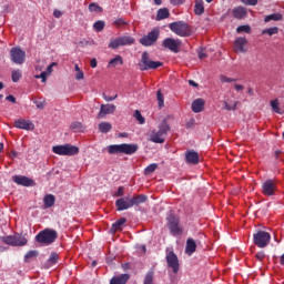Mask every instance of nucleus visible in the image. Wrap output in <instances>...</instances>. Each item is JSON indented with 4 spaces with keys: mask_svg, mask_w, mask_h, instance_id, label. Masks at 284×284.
Instances as JSON below:
<instances>
[{
    "mask_svg": "<svg viewBox=\"0 0 284 284\" xmlns=\"http://www.w3.org/2000/svg\"><path fill=\"white\" fill-rule=\"evenodd\" d=\"M57 261H59V255L57 253H51L49 257V263H51V265H54L57 264Z\"/></svg>",
    "mask_w": 284,
    "mask_h": 284,
    "instance_id": "nucleus-50",
    "label": "nucleus"
},
{
    "mask_svg": "<svg viewBox=\"0 0 284 284\" xmlns=\"http://www.w3.org/2000/svg\"><path fill=\"white\" fill-rule=\"evenodd\" d=\"M194 12L197 17H201L205 12V7L203 6V0H196L194 6Z\"/></svg>",
    "mask_w": 284,
    "mask_h": 284,
    "instance_id": "nucleus-27",
    "label": "nucleus"
},
{
    "mask_svg": "<svg viewBox=\"0 0 284 284\" xmlns=\"http://www.w3.org/2000/svg\"><path fill=\"white\" fill-rule=\"evenodd\" d=\"M10 59L16 65H23L26 63V51L19 47H13L10 50Z\"/></svg>",
    "mask_w": 284,
    "mask_h": 284,
    "instance_id": "nucleus-8",
    "label": "nucleus"
},
{
    "mask_svg": "<svg viewBox=\"0 0 284 284\" xmlns=\"http://www.w3.org/2000/svg\"><path fill=\"white\" fill-rule=\"evenodd\" d=\"M24 245H28V239H26L24 235H13V247H23Z\"/></svg>",
    "mask_w": 284,
    "mask_h": 284,
    "instance_id": "nucleus-19",
    "label": "nucleus"
},
{
    "mask_svg": "<svg viewBox=\"0 0 284 284\" xmlns=\"http://www.w3.org/2000/svg\"><path fill=\"white\" fill-rule=\"evenodd\" d=\"M121 47H123V45L121 44L120 38H115V39L110 40L109 48L111 50H119V48H121Z\"/></svg>",
    "mask_w": 284,
    "mask_h": 284,
    "instance_id": "nucleus-34",
    "label": "nucleus"
},
{
    "mask_svg": "<svg viewBox=\"0 0 284 284\" xmlns=\"http://www.w3.org/2000/svg\"><path fill=\"white\" fill-rule=\"evenodd\" d=\"M162 45L166 48V50H170L171 52H174L176 54L179 53V50L181 48V40L174 38H166L163 40Z\"/></svg>",
    "mask_w": 284,
    "mask_h": 284,
    "instance_id": "nucleus-12",
    "label": "nucleus"
},
{
    "mask_svg": "<svg viewBox=\"0 0 284 284\" xmlns=\"http://www.w3.org/2000/svg\"><path fill=\"white\" fill-rule=\"evenodd\" d=\"M2 242L6 243V245H12L14 247V235L3 236Z\"/></svg>",
    "mask_w": 284,
    "mask_h": 284,
    "instance_id": "nucleus-43",
    "label": "nucleus"
},
{
    "mask_svg": "<svg viewBox=\"0 0 284 284\" xmlns=\"http://www.w3.org/2000/svg\"><path fill=\"white\" fill-rule=\"evenodd\" d=\"M156 168H159V164H156V163L150 164L149 166L145 168L144 174L148 176V175L152 174L153 172H156Z\"/></svg>",
    "mask_w": 284,
    "mask_h": 284,
    "instance_id": "nucleus-38",
    "label": "nucleus"
},
{
    "mask_svg": "<svg viewBox=\"0 0 284 284\" xmlns=\"http://www.w3.org/2000/svg\"><path fill=\"white\" fill-rule=\"evenodd\" d=\"M255 257L257 258V261H263V258H265V253L258 252V253H256Z\"/></svg>",
    "mask_w": 284,
    "mask_h": 284,
    "instance_id": "nucleus-57",
    "label": "nucleus"
},
{
    "mask_svg": "<svg viewBox=\"0 0 284 284\" xmlns=\"http://www.w3.org/2000/svg\"><path fill=\"white\" fill-rule=\"evenodd\" d=\"M14 125L19 130H34V124L23 119L16 120Z\"/></svg>",
    "mask_w": 284,
    "mask_h": 284,
    "instance_id": "nucleus-18",
    "label": "nucleus"
},
{
    "mask_svg": "<svg viewBox=\"0 0 284 284\" xmlns=\"http://www.w3.org/2000/svg\"><path fill=\"white\" fill-rule=\"evenodd\" d=\"M99 130L102 134H108V132L112 130V124H110L109 122H101L99 124Z\"/></svg>",
    "mask_w": 284,
    "mask_h": 284,
    "instance_id": "nucleus-33",
    "label": "nucleus"
},
{
    "mask_svg": "<svg viewBox=\"0 0 284 284\" xmlns=\"http://www.w3.org/2000/svg\"><path fill=\"white\" fill-rule=\"evenodd\" d=\"M71 130L74 132H83V124H81V122H73L71 124Z\"/></svg>",
    "mask_w": 284,
    "mask_h": 284,
    "instance_id": "nucleus-45",
    "label": "nucleus"
},
{
    "mask_svg": "<svg viewBox=\"0 0 284 284\" xmlns=\"http://www.w3.org/2000/svg\"><path fill=\"white\" fill-rule=\"evenodd\" d=\"M115 206H116L118 212H123L125 210H130V207H133L132 197L124 196V197L118 199L115 201Z\"/></svg>",
    "mask_w": 284,
    "mask_h": 284,
    "instance_id": "nucleus-13",
    "label": "nucleus"
},
{
    "mask_svg": "<svg viewBox=\"0 0 284 284\" xmlns=\"http://www.w3.org/2000/svg\"><path fill=\"white\" fill-rule=\"evenodd\" d=\"M78 73L75 74V79L77 81H81V79H83L84 74L83 71H77Z\"/></svg>",
    "mask_w": 284,
    "mask_h": 284,
    "instance_id": "nucleus-58",
    "label": "nucleus"
},
{
    "mask_svg": "<svg viewBox=\"0 0 284 284\" xmlns=\"http://www.w3.org/2000/svg\"><path fill=\"white\" fill-rule=\"evenodd\" d=\"M185 161L189 163V165H199V152L194 150H187L185 152Z\"/></svg>",
    "mask_w": 284,
    "mask_h": 284,
    "instance_id": "nucleus-16",
    "label": "nucleus"
},
{
    "mask_svg": "<svg viewBox=\"0 0 284 284\" xmlns=\"http://www.w3.org/2000/svg\"><path fill=\"white\" fill-rule=\"evenodd\" d=\"M247 43V39L240 37L235 40V51L237 52H245V44Z\"/></svg>",
    "mask_w": 284,
    "mask_h": 284,
    "instance_id": "nucleus-22",
    "label": "nucleus"
},
{
    "mask_svg": "<svg viewBox=\"0 0 284 284\" xmlns=\"http://www.w3.org/2000/svg\"><path fill=\"white\" fill-rule=\"evenodd\" d=\"M116 65H123V57L115 55L109 61L108 68H116Z\"/></svg>",
    "mask_w": 284,
    "mask_h": 284,
    "instance_id": "nucleus-26",
    "label": "nucleus"
},
{
    "mask_svg": "<svg viewBox=\"0 0 284 284\" xmlns=\"http://www.w3.org/2000/svg\"><path fill=\"white\" fill-rule=\"evenodd\" d=\"M52 153L59 156H75L79 153V148L72 144H60L52 146Z\"/></svg>",
    "mask_w": 284,
    "mask_h": 284,
    "instance_id": "nucleus-6",
    "label": "nucleus"
},
{
    "mask_svg": "<svg viewBox=\"0 0 284 284\" xmlns=\"http://www.w3.org/2000/svg\"><path fill=\"white\" fill-rule=\"evenodd\" d=\"M120 39V43L121 45H133L134 43V38L130 37V36H122V37H119Z\"/></svg>",
    "mask_w": 284,
    "mask_h": 284,
    "instance_id": "nucleus-30",
    "label": "nucleus"
},
{
    "mask_svg": "<svg viewBox=\"0 0 284 284\" xmlns=\"http://www.w3.org/2000/svg\"><path fill=\"white\" fill-rule=\"evenodd\" d=\"M54 201H57V199L53 194L45 195L43 197L44 207H52L54 205Z\"/></svg>",
    "mask_w": 284,
    "mask_h": 284,
    "instance_id": "nucleus-28",
    "label": "nucleus"
},
{
    "mask_svg": "<svg viewBox=\"0 0 284 284\" xmlns=\"http://www.w3.org/2000/svg\"><path fill=\"white\" fill-rule=\"evenodd\" d=\"M206 57H207V54H205L204 50L199 51V59H205Z\"/></svg>",
    "mask_w": 284,
    "mask_h": 284,
    "instance_id": "nucleus-62",
    "label": "nucleus"
},
{
    "mask_svg": "<svg viewBox=\"0 0 284 284\" xmlns=\"http://www.w3.org/2000/svg\"><path fill=\"white\" fill-rule=\"evenodd\" d=\"M262 34H268V37H273V34H278V28L277 27H272L268 29H264L262 31Z\"/></svg>",
    "mask_w": 284,
    "mask_h": 284,
    "instance_id": "nucleus-39",
    "label": "nucleus"
},
{
    "mask_svg": "<svg viewBox=\"0 0 284 284\" xmlns=\"http://www.w3.org/2000/svg\"><path fill=\"white\" fill-rule=\"evenodd\" d=\"M171 32L178 37H192V28L187 22L176 21L169 24Z\"/></svg>",
    "mask_w": 284,
    "mask_h": 284,
    "instance_id": "nucleus-5",
    "label": "nucleus"
},
{
    "mask_svg": "<svg viewBox=\"0 0 284 284\" xmlns=\"http://www.w3.org/2000/svg\"><path fill=\"white\" fill-rule=\"evenodd\" d=\"M168 226L173 236H181L183 234V230H181V226L179 225V217H176L173 214H170L166 217Z\"/></svg>",
    "mask_w": 284,
    "mask_h": 284,
    "instance_id": "nucleus-9",
    "label": "nucleus"
},
{
    "mask_svg": "<svg viewBox=\"0 0 284 284\" xmlns=\"http://www.w3.org/2000/svg\"><path fill=\"white\" fill-rule=\"evenodd\" d=\"M220 80H221L222 83H233L234 81H236V79L227 78L225 75H221Z\"/></svg>",
    "mask_w": 284,
    "mask_h": 284,
    "instance_id": "nucleus-51",
    "label": "nucleus"
},
{
    "mask_svg": "<svg viewBox=\"0 0 284 284\" xmlns=\"http://www.w3.org/2000/svg\"><path fill=\"white\" fill-rule=\"evenodd\" d=\"M116 111V105L114 104H102L100 108V112L98 114V119H103L106 114H114Z\"/></svg>",
    "mask_w": 284,
    "mask_h": 284,
    "instance_id": "nucleus-17",
    "label": "nucleus"
},
{
    "mask_svg": "<svg viewBox=\"0 0 284 284\" xmlns=\"http://www.w3.org/2000/svg\"><path fill=\"white\" fill-rule=\"evenodd\" d=\"M236 105H239V102H234L233 104L224 102V110H229V111L236 110Z\"/></svg>",
    "mask_w": 284,
    "mask_h": 284,
    "instance_id": "nucleus-49",
    "label": "nucleus"
},
{
    "mask_svg": "<svg viewBox=\"0 0 284 284\" xmlns=\"http://www.w3.org/2000/svg\"><path fill=\"white\" fill-rule=\"evenodd\" d=\"M53 65H57V62H53L50 65H48L47 71H44V72H47V74H49V75L52 74V72H53L52 67Z\"/></svg>",
    "mask_w": 284,
    "mask_h": 284,
    "instance_id": "nucleus-56",
    "label": "nucleus"
},
{
    "mask_svg": "<svg viewBox=\"0 0 284 284\" xmlns=\"http://www.w3.org/2000/svg\"><path fill=\"white\" fill-rule=\"evenodd\" d=\"M265 23H270V21H283V14L281 13H273L268 14L264 18Z\"/></svg>",
    "mask_w": 284,
    "mask_h": 284,
    "instance_id": "nucleus-29",
    "label": "nucleus"
},
{
    "mask_svg": "<svg viewBox=\"0 0 284 284\" xmlns=\"http://www.w3.org/2000/svg\"><path fill=\"white\" fill-rule=\"evenodd\" d=\"M115 26H125V20H123L122 18L115 20Z\"/></svg>",
    "mask_w": 284,
    "mask_h": 284,
    "instance_id": "nucleus-61",
    "label": "nucleus"
},
{
    "mask_svg": "<svg viewBox=\"0 0 284 284\" xmlns=\"http://www.w3.org/2000/svg\"><path fill=\"white\" fill-rule=\"evenodd\" d=\"M196 252V242L194 239H189L186 241V247H185V254H189V256H192Z\"/></svg>",
    "mask_w": 284,
    "mask_h": 284,
    "instance_id": "nucleus-21",
    "label": "nucleus"
},
{
    "mask_svg": "<svg viewBox=\"0 0 284 284\" xmlns=\"http://www.w3.org/2000/svg\"><path fill=\"white\" fill-rule=\"evenodd\" d=\"M170 3L172 6H182V3H185V0H170Z\"/></svg>",
    "mask_w": 284,
    "mask_h": 284,
    "instance_id": "nucleus-55",
    "label": "nucleus"
},
{
    "mask_svg": "<svg viewBox=\"0 0 284 284\" xmlns=\"http://www.w3.org/2000/svg\"><path fill=\"white\" fill-rule=\"evenodd\" d=\"M161 65H163V62L150 59V53L148 51L142 53L141 59L138 62V67L141 72H145L148 70H156L161 68Z\"/></svg>",
    "mask_w": 284,
    "mask_h": 284,
    "instance_id": "nucleus-3",
    "label": "nucleus"
},
{
    "mask_svg": "<svg viewBox=\"0 0 284 284\" xmlns=\"http://www.w3.org/2000/svg\"><path fill=\"white\" fill-rule=\"evenodd\" d=\"M236 32L239 34H241V32H245L246 34H250V32H252V27H250L248 24L240 26L237 27Z\"/></svg>",
    "mask_w": 284,
    "mask_h": 284,
    "instance_id": "nucleus-40",
    "label": "nucleus"
},
{
    "mask_svg": "<svg viewBox=\"0 0 284 284\" xmlns=\"http://www.w3.org/2000/svg\"><path fill=\"white\" fill-rule=\"evenodd\" d=\"M148 201L146 195L140 194V195H134L131 197V203L134 207V205H141V203H145Z\"/></svg>",
    "mask_w": 284,
    "mask_h": 284,
    "instance_id": "nucleus-25",
    "label": "nucleus"
},
{
    "mask_svg": "<svg viewBox=\"0 0 284 284\" xmlns=\"http://www.w3.org/2000/svg\"><path fill=\"white\" fill-rule=\"evenodd\" d=\"M106 150L109 154H126L128 156H132V154L139 152V144H111Z\"/></svg>",
    "mask_w": 284,
    "mask_h": 284,
    "instance_id": "nucleus-2",
    "label": "nucleus"
},
{
    "mask_svg": "<svg viewBox=\"0 0 284 284\" xmlns=\"http://www.w3.org/2000/svg\"><path fill=\"white\" fill-rule=\"evenodd\" d=\"M234 88L236 92H241L242 90H245V87H243L242 84H235Z\"/></svg>",
    "mask_w": 284,
    "mask_h": 284,
    "instance_id": "nucleus-63",
    "label": "nucleus"
},
{
    "mask_svg": "<svg viewBox=\"0 0 284 284\" xmlns=\"http://www.w3.org/2000/svg\"><path fill=\"white\" fill-rule=\"evenodd\" d=\"M104 28H105V21L103 20H98L93 24V29L95 30V32H103Z\"/></svg>",
    "mask_w": 284,
    "mask_h": 284,
    "instance_id": "nucleus-36",
    "label": "nucleus"
},
{
    "mask_svg": "<svg viewBox=\"0 0 284 284\" xmlns=\"http://www.w3.org/2000/svg\"><path fill=\"white\" fill-rule=\"evenodd\" d=\"M61 11H59V10H54L53 11V16L55 17V19H60V17H61Z\"/></svg>",
    "mask_w": 284,
    "mask_h": 284,
    "instance_id": "nucleus-64",
    "label": "nucleus"
},
{
    "mask_svg": "<svg viewBox=\"0 0 284 284\" xmlns=\"http://www.w3.org/2000/svg\"><path fill=\"white\" fill-rule=\"evenodd\" d=\"M125 223H128V220H126L125 217L119 219L118 221H115V222L112 224V231H113V232H116V231L121 230V226H122V225H125Z\"/></svg>",
    "mask_w": 284,
    "mask_h": 284,
    "instance_id": "nucleus-31",
    "label": "nucleus"
},
{
    "mask_svg": "<svg viewBox=\"0 0 284 284\" xmlns=\"http://www.w3.org/2000/svg\"><path fill=\"white\" fill-rule=\"evenodd\" d=\"M270 241H272V235H270L268 232L258 231L257 233L253 234V243L257 247H267V245H270Z\"/></svg>",
    "mask_w": 284,
    "mask_h": 284,
    "instance_id": "nucleus-7",
    "label": "nucleus"
},
{
    "mask_svg": "<svg viewBox=\"0 0 284 284\" xmlns=\"http://www.w3.org/2000/svg\"><path fill=\"white\" fill-rule=\"evenodd\" d=\"M125 194V189L123 186H119L118 191L113 194V196H123Z\"/></svg>",
    "mask_w": 284,
    "mask_h": 284,
    "instance_id": "nucleus-54",
    "label": "nucleus"
},
{
    "mask_svg": "<svg viewBox=\"0 0 284 284\" xmlns=\"http://www.w3.org/2000/svg\"><path fill=\"white\" fill-rule=\"evenodd\" d=\"M262 192L264 196H274V192H276V184H274V181L266 180L262 184Z\"/></svg>",
    "mask_w": 284,
    "mask_h": 284,
    "instance_id": "nucleus-15",
    "label": "nucleus"
},
{
    "mask_svg": "<svg viewBox=\"0 0 284 284\" xmlns=\"http://www.w3.org/2000/svg\"><path fill=\"white\" fill-rule=\"evenodd\" d=\"M234 19H245L247 17V11L243 7H237L232 10Z\"/></svg>",
    "mask_w": 284,
    "mask_h": 284,
    "instance_id": "nucleus-24",
    "label": "nucleus"
},
{
    "mask_svg": "<svg viewBox=\"0 0 284 284\" xmlns=\"http://www.w3.org/2000/svg\"><path fill=\"white\" fill-rule=\"evenodd\" d=\"M11 79H12L13 83H18V81L21 79V70L12 71Z\"/></svg>",
    "mask_w": 284,
    "mask_h": 284,
    "instance_id": "nucleus-44",
    "label": "nucleus"
},
{
    "mask_svg": "<svg viewBox=\"0 0 284 284\" xmlns=\"http://www.w3.org/2000/svg\"><path fill=\"white\" fill-rule=\"evenodd\" d=\"M13 183L17 185H22L23 187H32L34 185V180L26 176V175H14L12 176Z\"/></svg>",
    "mask_w": 284,
    "mask_h": 284,
    "instance_id": "nucleus-14",
    "label": "nucleus"
},
{
    "mask_svg": "<svg viewBox=\"0 0 284 284\" xmlns=\"http://www.w3.org/2000/svg\"><path fill=\"white\" fill-rule=\"evenodd\" d=\"M116 97H119V95H114V97H108V95H105V93H103V99H105L106 101H114V100H116Z\"/></svg>",
    "mask_w": 284,
    "mask_h": 284,
    "instance_id": "nucleus-59",
    "label": "nucleus"
},
{
    "mask_svg": "<svg viewBox=\"0 0 284 284\" xmlns=\"http://www.w3.org/2000/svg\"><path fill=\"white\" fill-rule=\"evenodd\" d=\"M156 100L159 103V108H163L164 99H163V93L161 92V90H158V92H156Z\"/></svg>",
    "mask_w": 284,
    "mask_h": 284,
    "instance_id": "nucleus-47",
    "label": "nucleus"
},
{
    "mask_svg": "<svg viewBox=\"0 0 284 284\" xmlns=\"http://www.w3.org/2000/svg\"><path fill=\"white\" fill-rule=\"evenodd\" d=\"M158 40H159V29H153L146 36H143L140 39V43L145 48H150V45H154Z\"/></svg>",
    "mask_w": 284,
    "mask_h": 284,
    "instance_id": "nucleus-11",
    "label": "nucleus"
},
{
    "mask_svg": "<svg viewBox=\"0 0 284 284\" xmlns=\"http://www.w3.org/2000/svg\"><path fill=\"white\" fill-rule=\"evenodd\" d=\"M37 256H39V251H29L24 255V263H30V261H32V258H37Z\"/></svg>",
    "mask_w": 284,
    "mask_h": 284,
    "instance_id": "nucleus-35",
    "label": "nucleus"
},
{
    "mask_svg": "<svg viewBox=\"0 0 284 284\" xmlns=\"http://www.w3.org/2000/svg\"><path fill=\"white\" fill-rule=\"evenodd\" d=\"M89 11L90 12H103V9L97 3H91V4H89Z\"/></svg>",
    "mask_w": 284,
    "mask_h": 284,
    "instance_id": "nucleus-46",
    "label": "nucleus"
},
{
    "mask_svg": "<svg viewBox=\"0 0 284 284\" xmlns=\"http://www.w3.org/2000/svg\"><path fill=\"white\" fill-rule=\"evenodd\" d=\"M33 103L38 110H43L45 108V100H42V101L34 100Z\"/></svg>",
    "mask_w": 284,
    "mask_h": 284,
    "instance_id": "nucleus-48",
    "label": "nucleus"
},
{
    "mask_svg": "<svg viewBox=\"0 0 284 284\" xmlns=\"http://www.w3.org/2000/svg\"><path fill=\"white\" fill-rule=\"evenodd\" d=\"M244 6H256L258 0H241Z\"/></svg>",
    "mask_w": 284,
    "mask_h": 284,
    "instance_id": "nucleus-52",
    "label": "nucleus"
},
{
    "mask_svg": "<svg viewBox=\"0 0 284 284\" xmlns=\"http://www.w3.org/2000/svg\"><path fill=\"white\" fill-rule=\"evenodd\" d=\"M143 284H154V271H149L146 273Z\"/></svg>",
    "mask_w": 284,
    "mask_h": 284,
    "instance_id": "nucleus-37",
    "label": "nucleus"
},
{
    "mask_svg": "<svg viewBox=\"0 0 284 284\" xmlns=\"http://www.w3.org/2000/svg\"><path fill=\"white\" fill-rule=\"evenodd\" d=\"M203 108H205V101L203 99H196L193 101L192 110L195 112V114L203 112Z\"/></svg>",
    "mask_w": 284,
    "mask_h": 284,
    "instance_id": "nucleus-20",
    "label": "nucleus"
},
{
    "mask_svg": "<svg viewBox=\"0 0 284 284\" xmlns=\"http://www.w3.org/2000/svg\"><path fill=\"white\" fill-rule=\"evenodd\" d=\"M48 72L43 71L40 75H37V79H42V83H45V81H48Z\"/></svg>",
    "mask_w": 284,
    "mask_h": 284,
    "instance_id": "nucleus-53",
    "label": "nucleus"
},
{
    "mask_svg": "<svg viewBox=\"0 0 284 284\" xmlns=\"http://www.w3.org/2000/svg\"><path fill=\"white\" fill-rule=\"evenodd\" d=\"M168 17H170V10L166 8L160 9L156 14V20L162 21L163 19H168Z\"/></svg>",
    "mask_w": 284,
    "mask_h": 284,
    "instance_id": "nucleus-32",
    "label": "nucleus"
},
{
    "mask_svg": "<svg viewBox=\"0 0 284 284\" xmlns=\"http://www.w3.org/2000/svg\"><path fill=\"white\" fill-rule=\"evenodd\" d=\"M130 281L129 274H121L119 276L112 277L110 284H125Z\"/></svg>",
    "mask_w": 284,
    "mask_h": 284,
    "instance_id": "nucleus-23",
    "label": "nucleus"
},
{
    "mask_svg": "<svg viewBox=\"0 0 284 284\" xmlns=\"http://www.w3.org/2000/svg\"><path fill=\"white\" fill-rule=\"evenodd\" d=\"M58 237L59 234L57 231L52 229H45L36 235V241L38 243H42L43 245H52V243H54Z\"/></svg>",
    "mask_w": 284,
    "mask_h": 284,
    "instance_id": "nucleus-4",
    "label": "nucleus"
},
{
    "mask_svg": "<svg viewBox=\"0 0 284 284\" xmlns=\"http://www.w3.org/2000/svg\"><path fill=\"white\" fill-rule=\"evenodd\" d=\"M134 119H136V121L140 123V125L145 124V118H143V115L141 114V111L136 110L134 112Z\"/></svg>",
    "mask_w": 284,
    "mask_h": 284,
    "instance_id": "nucleus-42",
    "label": "nucleus"
},
{
    "mask_svg": "<svg viewBox=\"0 0 284 284\" xmlns=\"http://www.w3.org/2000/svg\"><path fill=\"white\" fill-rule=\"evenodd\" d=\"M271 108L273 112H276V114H283V112H281V108L278 106V100H272Z\"/></svg>",
    "mask_w": 284,
    "mask_h": 284,
    "instance_id": "nucleus-41",
    "label": "nucleus"
},
{
    "mask_svg": "<svg viewBox=\"0 0 284 284\" xmlns=\"http://www.w3.org/2000/svg\"><path fill=\"white\" fill-rule=\"evenodd\" d=\"M6 101H10L11 103H17V98H14V95H8L6 98Z\"/></svg>",
    "mask_w": 284,
    "mask_h": 284,
    "instance_id": "nucleus-60",
    "label": "nucleus"
},
{
    "mask_svg": "<svg viewBox=\"0 0 284 284\" xmlns=\"http://www.w3.org/2000/svg\"><path fill=\"white\" fill-rule=\"evenodd\" d=\"M168 132H170V124H168V120H163L156 129H152L148 132V141L151 143H165V136H168Z\"/></svg>",
    "mask_w": 284,
    "mask_h": 284,
    "instance_id": "nucleus-1",
    "label": "nucleus"
},
{
    "mask_svg": "<svg viewBox=\"0 0 284 284\" xmlns=\"http://www.w3.org/2000/svg\"><path fill=\"white\" fill-rule=\"evenodd\" d=\"M166 265L173 272V274H179L180 264H179V256L174 254V251L166 250Z\"/></svg>",
    "mask_w": 284,
    "mask_h": 284,
    "instance_id": "nucleus-10",
    "label": "nucleus"
}]
</instances>
